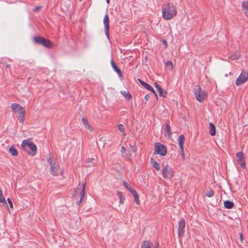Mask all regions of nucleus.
Masks as SVG:
<instances>
[{
  "instance_id": "nucleus-28",
  "label": "nucleus",
  "mask_w": 248,
  "mask_h": 248,
  "mask_svg": "<svg viewBox=\"0 0 248 248\" xmlns=\"http://www.w3.org/2000/svg\"><path fill=\"white\" fill-rule=\"evenodd\" d=\"M117 195L120 199V203L122 204L124 202V201L125 199V198L124 196H123L122 193L120 191H117Z\"/></svg>"
},
{
  "instance_id": "nucleus-51",
  "label": "nucleus",
  "mask_w": 248,
  "mask_h": 248,
  "mask_svg": "<svg viewBox=\"0 0 248 248\" xmlns=\"http://www.w3.org/2000/svg\"><path fill=\"white\" fill-rule=\"evenodd\" d=\"M171 69H172V68H173V64H172V62H171Z\"/></svg>"
},
{
  "instance_id": "nucleus-49",
  "label": "nucleus",
  "mask_w": 248,
  "mask_h": 248,
  "mask_svg": "<svg viewBox=\"0 0 248 248\" xmlns=\"http://www.w3.org/2000/svg\"><path fill=\"white\" fill-rule=\"evenodd\" d=\"M10 67V65L9 64H6V67L9 68Z\"/></svg>"
},
{
  "instance_id": "nucleus-1",
  "label": "nucleus",
  "mask_w": 248,
  "mask_h": 248,
  "mask_svg": "<svg viewBox=\"0 0 248 248\" xmlns=\"http://www.w3.org/2000/svg\"><path fill=\"white\" fill-rule=\"evenodd\" d=\"M21 147L23 150L28 153H30L28 150H30L32 152V155H34L37 152V147L33 142H29L28 140H24L22 141ZM30 154H31L30 153Z\"/></svg>"
},
{
  "instance_id": "nucleus-25",
  "label": "nucleus",
  "mask_w": 248,
  "mask_h": 248,
  "mask_svg": "<svg viewBox=\"0 0 248 248\" xmlns=\"http://www.w3.org/2000/svg\"><path fill=\"white\" fill-rule=\"evenodd\" d=\"M138 81L146 89L148 90V89H151V86L146 83L145 82L143 81V80H142L141 79H140V78H138Z\"/></svg>"
},
{
  "instance_id": "nucleus-42",
  "label": "nucleus",
  "mask_w": 248,
  "mask_h": 248,
  "mask_svg": "<svg viewBox=\"0 0 248 248\" xmlns=\"http://www.w3.org/2000/svg\"><path fill=\"white\" fill-rule=\"evenodd\" d=\"M94 159L93 158H88L86 161L87 162H92Z\"/></svg>"
},
{
  "instance_id": "nucleus-24",
  "label": "nucleus",
  "mask_w": 248,
  "mask_h": 248,
  "mask_svg": "<svg viewBox=\"0 0 248 248\" xmlns=\"http://www.w3.org/2000/svg\"><path fill=\"white\" fill-rule=\"evenodd\" d=\"M210 134L211 136H214L216 134V127L212 123H210Z\"/></svg>"
},
{
  "instance_id": "nucleus-44",
  "label": "nucleus",
  "mask_w": 248,
  "mask_h": 248,
  "mask_svg": "<svg viewBox=\"0 0 248 248\" xmlns=\"http://www.w3.org/2000/svg\"><path fill=\"white\" fill-rule=\"evenodd\" d=\"M144 98L146 100L148 101L150 99V96L148 95V94H146L145 97H144Z\"/></svg>"
},
{
  "instance_id": "nucleus-34",
  "label": "nucleus",
  "mask_w": 248,
  "mask_h": 248,
  "mask_svg": "<svg viewBox=\"0 0 248 248\" xmlns=\"http://www.w3.org/2000/svg\"><path fill=\"white\" fill-rule=\"evenodd\" d=\"M17 118L20 123H23L24 121V114H19Z\"/></svg>"
},
{
  "instance_id": "nucleus-39",
  "label": "nucleus",
  "mask_w": 248,
  "mask_h": 248,
  "mask_svg": "<svg viewBox=\"0 0 248 248\" xmlns=\"http://www.w3.org/2000/svg\"><path fill=\"white\" fill-rule=\"evenodd\" d=\"M47 162L50 164V166H51L52 164H53L55 163H56L55 161H54L50 157L47 159Z\"/></svg>"
},
{
  "instance_id": "nucleus-52",
  "label": "nucleus",
  "mask_w": 248,
  "mask_h": 248,
  "mask_svg": "<svg viewBox=\"0 0 248 248\" xmlns=\"http://www.w3.org/2000/svg\"><path fill=\"white\" fill-rule=\"evenodd\" d=\"M38 8H39L38 7H37L36 8V9H38Z\"/></svg>"
},
{
  "instance_id": "nucleus-16",
  "label": "nucleus",
  "mask_w": 248,
  "mask_h": 248,
  "mask_svg": "<svg viewBox=\"0 0 248 248\" xmlns=\"http://www.w3.org/2000/svg\"><path fill=\"white\" fill-rule=\"evenodd\" d=\"M103 23L105 26V29L109 28V20L108 14H107L104 17Z\"/></svg>"
},
{
  "instance_id": "nucleus-18",
  "label": "nucleus",
  "mask_w": 248,
  "mask_h": 248,
  "mask_svg": "<svg viewBox=\"0 0 248 248\" xmlns=\"http://www.w3.org/2000/svg\"><path fill=\"white\" fill-rule=\"evenodd\" d=\"M121 93L127 101H130L132 99V95L129 92L121 91Z\"/></svg>"
},
{
  "instance_id": "nucleus-45",
  "label": "nucleus",
  "mask_w": 248,
  "mask_h": 248,
  "mask_svg": "<svg viewBox=\"0 0 248 248\" xmlns=\"http://www.w3.org/2000/svg\"><path fill=\"white\" fill-rule=\"evenodd\" d=\"M162 42H163V44L165 45V47H167L168 45H167V41L165 40H163L162 41Z\"/></svg>"
},
{
  "instance_id": "nucleus-47",
  "label": "nucleus",
  "mask_w": 248,
  "mask_h": 248,
  "mask_svg": "<svg viewBox=\"0 0 248 248\" xmlns=\"http://www.w3.org/2000/svg\"><path fill=\"white\" fill-rule=\"evenodd\" d=\"M166 65L167 67H170V61H168L166 62Z\"/></svg>"
},
{
  "instance_id": "nucleus-23",
  "label": "nucleus",
  "mask_w": 248,
  "mask_h": 248,
  "mask_svg": "<svg viewBox=\"0 0 248 248\" xmlns=\"http://www.w3.org/2000/svg\"><path fill=\"white\" fill-rule=\"evenodd\" d=\"M224 205L225 207L227 209H232L234 206L233 203L230 201H225L224 202Z\"/></svg>"
},
{
  "instance_id": "nucleus-6",
  "label": "nucleus",
  "mask_w": 248,
  "mask_h": 248,
  "mask_svg": "<svg viewBox=\"0 0 248 248\" xmlns=\"http://www.w3.org/2000/svg\"><path fill=\"white\" fill-rule=\"evenodd\" d=\"M236 156L238 158V163L241 167L244 169L246 166L244 155L243 152H239L236 154Z\"/></svg>"
},
{
  "instance_id": "nucleus-38",
  "label": "nucleus",
  "mask_w": 248,
  "mask_h": 248,
  "mask_svg": "<svg viewBox=\"0 0 248 248\" xmlns=\"http://www.w3.org/2000/svg\"><path fill=\"white\" fill-rule=\"evenodd\" d=\"M7 202H8V203L9 204L10 207L11 208H13V204L12 201H11L10 198H9L7 199Z\"/></svg>"
},
{
  "instance_id": "nucleus-33",
  "label": "nucleus",
  "mask_w": 248,
  "mask_h": 248,
  "mask_svg": "<svg viewBox=\"0 0 248 248\" xmlns=\"http://www.w3.org/2000/svg\"><path fill=\"white\" fill-rule=\"evenodd\" d=\"M20 105L16 103H13L11 105V108L13 110H15L16 111L17 108L19 107Z\"/></svg>"
},
{
  "instance_id": "nucleus-3",
  "label": "nucleus",
  "mask_w": 248,
  "mask_h": 248,
  "mask_svg": "<svg viewBox=\"0 0 248 248\" xmlns=\"http://www.w3.org/2000/svg\"><path fill=\"white\" fill-rule=\"evenodd\" d=\"M194 93L197 100L200 102H202L206 96V92L204 90H202L199 85L195 86Z\"/></svg>"
},
{
  "instance_id": "nucleus-17",
  "label": "nucleus",
  "mask_w": 248,
  "mask_h": 248,
  "mask_svg": "<svg viewBox=\"0 0 248 248\" xmlns=\"http://www.w3.org/2000/svg\"><path fill=\"white\" fill-rule=\"evenodd\" d=\"M242 10L246 16L248 17V2H242Z\"/></svg>"
},
{
  "instance_id": "nucleus-9",
  "label": "nucleus",
  "mask_w": 248,
  "mask_h": 248,
  "mask_svg": "<svg viewBox=\"0 0 248 248\" xmlns=\"http://www.w3.org/2000/svg\"><path fill=\"white\" fill-rule=\"evenodd\" d=\"M129 191L130 192V193L132 194L133 197H134V202L136 203L137 204H140V201H139V195L137 193V192L136 191V190L133 188V187H129Z\"/></svg>"
},
{
  "instance_id": "nucleus-41",
  "label": "nucleus",
  "mask_w": 248,
  "mask_h": 248,
  "mask_svg": "<svg viewBox=\"0 0 248 248\" xmlns=\"http://www.w3.org/2000/svg\"><path fill=\"white\" fill-rule=\"evenodd\" d=\"M148 90L152 92V93H153L156 96V98H158L157 94L156 93L155 91L154 90V89H153V88L152 86H151V89H148Z\"/></svg>"
},
{
  "instance_id": "nucleus-4",
  "label": "nucleus",
  "mask_w": 248,
  "mask_h": 248,
  "mask_svg": "<svg viewBox=\"0 0 248 248\" xmlns=\"http://www.w3.org/2000/svg\"><path fill=\"white\" fill-rule=\"evenodd\" d=\"M248 79V72L243 70L235 81V84L237 86L242 85L246 82Z\"/></svg>"
},
{
  "instance_id": "nucleus-46",
  "label": "nucleus",
  "mask_w": 248,
  "mask_h": 248,
  "mask_svg": "<svg viewBox=\"0 0 248 248\" xmlns=\"http://www.w3.org/2000/svg\"><path fill=\"white\" fill-rule=\"evenodd\" d=\"M126 151V149L124 147L122 146L121 148V152L122 153H124Z\"/></svg>"
},
{
  "instance_id": "nucleus-54",
  "label": "nucleus",
  "mask_w": 248,
  "mask_h": 248,
  "mask_svg": "<svg viewBox=\"0 0 248 248\" xmlns=\"http://www.w3.org/2000/svg\"><path fill=\"white\" fill-rule=\"evenodd\" d=\"M80 1H81L82 0H79Z\"/></svg>"
},
{
  "instance_id": "nucleus-21",
  "label": "nucleus",
  "mask_w": 248,
  "mask_h": 248,
  "mask_svg": "<svg viewBox=\"0 0 248 248\" xmlns=\"http://www.w3.org/2000/svg\"><path fill=\"white\" fill-rule=\"evenodd\" d=\"M151 163L156 170H160V168L159 164L153 158H151Z\"/></svg>"
},
{
  "instance_id": "nucleus-30",
  "label": "nucleus",
  "mask_w": 248,
  "mask_h": 248,
  "mask_svg": "<svg viewBox=\"0 0 248 248\" xmlns=\"http://www.w3.org/2000/svg\"><path fill=\"white\" fill-rule=\"evenodd\" d=\"M16 112H18V114H24L25 113L24 108L20 105L19 106V107L17 108Z\"/></svg>"
},
{
  "instance_id": "nucleus-36",
  "label": "nucleus",
  "mask_w": 248,
  "mask_h": 248,
  "mask_svg": "<svg viewBox=\"0 0 248 248\" xmlns=\"http://www.w3.org/2000/svg\"><path fill=\"white\" fill-rule=\"evenodd\" d=\"M109 28L105 29V34L108 39L109 38Z\"/></svg>"
},
{
  "instance_id": "nucleus-26",
  "label": "nucleus",
  "mask_w": 248,
  "mask_h": 248,
  "mask_svg": "<svg viewBox=\"0 0 248 248\" xmlns=\"http://www.w3.org/2000/svg\"><path fill=\"white\" fill-rule=\"evenodd\" d=\"M9 152L12 155L14 156H17L18 155V152L17 149L13 146H11L9 149Z\"/></svg>"
},
{
  "instance_id": "nucleus-2",
  "label": "nucleus",
  "mask_w": 248,
  "mask_h": 248,
  "mask_svg": "<svg viewBox=\"0 0 248 248\" xmlns=\"http://www.w3.org/2000/svg\"><path fill=\"white\" fill-rule=\"evenodd\" d=\"M154 155H159L161 156H164L167 153L166 146L160 142H155L154 144Z\"/></svg>"
},
{
  "instance_id": "nucleus-37",
  "label": "nucleus",
  "mask_w": 248,
  "mask_h": 248,
  "mask_svg": "<svg viewBox=\"0 0 248 248\" xmlns=\"http://www.w3.org/2000/svg\"><path fill=\"white\" fill-rule=\"evenodd\" d=\"M171 18L176 15V10L175 8L171 7Z\"/></svg>"
},
{
  "instance_id": "nucleus-12",
  "label": "nucleus",
  "mask_w": 248,
  "mask_h": 248,
  "mask_svg": "<svg viewBox=\"0 0 248 248\" xmlns=\"http://www.w3.org/2000/svg\"><path fill=\"white\" fill-rule=\"evenodd\" d=\"M155 85L159 91V95L163 97H166L167 93V92L165 90H163L157 82H155Z\"/></svg>"
},
{
  "instance_id": "nucleus-53",
  "label": "nucleus",
  "mask_w": 248,
  "mask_h": 248,
  "mask_svg": "<svg viewBox=\"0 0 248 248\" xmlns=\"http://www.w3.org/2000/svg\"><path fill=\"white\" fill-rule=\"evenodd\" d=\"M61 173L62 174V170L61 171Z\"/></svg>"
},
{
  "instance_id": "nucleus-43",
  "label": "nucleus",
  "mask_w": 248,
  "mask_h": 248,
  "mask_svg": "<svg viewBox=\"0 0 248 248\" xmlns=\"http://www.w3.org/2000/svg\"><path fill=\"white\" fill-rule=\"evenodd\" d=\"M130 147L131 148V149H132V151L133 152H136V147H134V146H132L131 145H130Z\"/></svg>"
},
{
  "instance_id": "nucleus-50",
  "label": "nucleus",
  "mask_w": 248,
  "mask_h": 248,
  "mask_svg": "<svg viewBox=\"0 0 248 248\" xmlns=\"http://www.w3.org/2000/svg\"><path fill=\"white\" fill-rule=\"evenodd\" d=\"M106 1L108 3H109L110 0H106Z\"/></svg>"
},
{
  "instance_id": "nucleus-29",
  "label": "nucleus",
  "mask_w": 248,
  "mask_h": 248,
  "mask_svg": "<svg viewBox=\"0 0 248 248\" xmlns=\"http://www.w3.org/2000/svg\"><path fill=\"white\" fill-rule=\"evenodd\" d=\"M82 122L83 124L85 125L86 128H87L88 129L90 128V126L89 125L88 120L87 119H86L85 118H83L82 119Z\"/></svg>"
},
{
  "instance_id": "nucleus-11",
  "label": "nucleus",
  "mask_w": 248,
  "mask_h": 248,
  "mask_svg": "<svg viewBox=\"0 0 248 248\" xmlns=\"http://www.w3.org/2000/svg\"><path fill=\"white\" fill-rule=\"evenodd\" d=\"M85 185H86V183L85 182V183H84V184H83V185L81 186V188L79 189V188H77V190H81V191L80 192V200H79V202H77L78 203H79L80 202H81L82 201H83V200L84 198V197H85Z\"/></svg>"
},
{
  "instance_id": "nucleus-14",
  "label": "nucleus",
  "mask_w": 248,
  "mask_h": 248,
  "mask_svg": "<svg viewBox=\"0 0 248 248\" xmlns=\"http://www.w3.org/2000/svg\"><path fill=\"white\" fill-rule=\"evenodd\" d=\"M41 45L48 48H52L54 46L53 43L51 42L49 40L46 39L45 38Z\"/></svg>"
},
{
  "instance_id": "nucleus-35",
  "label": "nucleus",
  "mask_w": 248,
  "mask_h": 248,
  "mask_svg": "<svg viewBox=\"0 0 248 248\" xmlns=\"http://www.w3.org/2000/svg\"><path fill=\"white\" fill-rule=\"evenodd\" d=\"M118 129L121 131L124 132V128L122 124H119L118 125Z\"/></svg>"
},
{
  "instance_id": "nucleus-8",
  "label": "nucleus",
  "mask_w": 248,
  "mask_h": 248,
  "mask_svg": "<svg viewBox=\"0 0 248 248\" xmlns=\"http://www.w3.org/2000/svg\"><path fill=\"white\" fill-rule=\"evenodd\" d=\"M185 140V136L184 135L181 134L178 138V142L180 148L181 149V155L183 158H184V142Z\"/></svg>"
},
{
  "instance_id": "nucleus-15",
  "label": "nucleus",
  "mask_w": 248,
  "mask_h": 248,
  "mask_svg": "<svg viewBox=\"0 0 248 248\" xmlns=\"http://www.w3.org/2000/svg\"><path fill=\"white\" fill-rule=\"evenodd\" d=\"M45 38L44 37L35 36L33 38V41L35 44L42 45Z\"/></svg>"
},
{
  "instance_id": "nucleus-13",
  "label": "nucleus",
  "mask_w": 248,
  "mask_h": 248,
  "mask_svg": "<svg viewBox=\"0 0 248 248\" xmlns=\"http://www.w3.org/2000/svg\"><path fill=\"white\" fill-rule=\"evenodd\" d=\"M111 65L113 69V70L117 73L119 77L120 78L122 77V74L121 73V70L118 67V66L115 64V62H114L113 60L112 59L110 61Z\"/></svg>"
},
{
  "instance_id": "nucleus-32",
  "label": "nucleus",
  "mask_w": 248,
  "mask_h": 248,
  "mask_svg": "<svg viewBox=\"0 0 248 248\" xmlns=\"http://www.w3.org/2000/svg\"><path fill=\"white\" fill-rule=\"evenodd\" d=\"M0 202H1L3 203V205L8 207L7 203L5 201V199L4 198V196L3 195L0 196Z\"/></svg>"
},
{
  "instance_id": "nucleus-31",
  "label": "nucleus",
  "mask_w": 248,
  "mask_h": 248,
  "mask_svg": "<svg viewBox=\"0 0 248 248\" xmlns=\"http://www.w3.org/2000/svg\"><path fill=\"white\" fill-rule=\"evenodd\" d=\"M214 191L212 189H210V190L206 191L205 195L207 197H212L214 196Z\"/></svg>"
},
{
  "instance_id": "nucleus-10",
  "label": "nucleus",
  "mask_w": 248,
  "mask_h": 248,
  "mask_svg": "<svg viewBox=\"0 0 248 248\" xmlns=\"http://www.w3.org/2000/svg\"><path fill=\"white\" fill-rule=\"evenodd\" d=\"M58 168L59 165H57L56 163H55L53 164H52V165L50 166V173L54 176H57L58 175L57 171L58 170Z\"/></svg>"
},
{
  "instance_id": "nucleus-40",
  "label": "nucleus",
  "mask_w": 248,
  "mask_h": 248,
  "mask_svg": "<svg viewBox=\"0 0 248 248\" xmlns=\"http://www.w3.org/2000/svg\"><path fill=\"white\" fill-rule=\"evenodd\" d=\"M123 183H124V185L125 186V187L129 190V187H130V186H129L127 182H126L125 181H124Z\"/></svg>"
},
{
  "instance_id": "nucleus-5",
  "label": "nucleus",
  "mask_w": 248,
  "mask_h": 248,
  "mask_svg": "<svg viewBox=\"0 0 248 248\" xmlns=\"http://www.w3.org/2000/svg\"><path fill=\"white\" fill-rule=\"evenodd\" d=\"M163 17L165 19H170V4H167L162 9Z\"/></svg>"
},
{
  "instance_id": "nucleus-27",
  "label": "nucleus",
  "mask_w": 248,
  "mask_h": 248,
  "mask_svg": "<svg viewBox=\"0 0 248 248\" xmlns=\"http://www.w3.org/2000/svg\"><path fill=\"white\" fill-rule=\"evenodd\" d=\"M167 167H168V165L165 166L164 167H163V168L162 170L163 177L165 178H168V174L169 173V172L167 170Z\"/></svg>"
},
{
  "instance_id": "nucleus-19",
  "label": "nucleus",
  "mask_w": 248,
  "mask_h": 248,
  "mask_svg": "<svg viewBox=\"0 0 248 248\" xmlns=\"http://www.w3.org/2000/svg\"><path fill=\"white\" fill-rule=\"evenodd\" d=\"M153 243L149 241H144L141 244V248H152Z\"/></svg>"
},
{
  "instance_id": "nucleus-22",
  "label": "nucleus",
  "mask_w": 248,
  "mask_h": 248,
  "mask_svg": "<svg viewBox=\"0 0 248 248\" xmlns=\"http://www.w3.org/2000/svg\"><path fill=\"white\" fill-rule=\"evenodd\" d=\"M240 57V55L238 52L235 51L232 55H230L228 58L232 60H235L238 59Z\"/></svg>"
},
{
  "instance_id": "nucleus-20",
  "label": "nucleus",
  "mask_w": 248,
  "mask_h": 248,
  "mask_svg": "<svg viewBox=\"0 0 248 248\" xmlns=\"http://www.w3.org/2000/svg\"><path fill=\"white\" fill-rule=\"evenodd\" d=\"M170 127L168 124H166V128L164 129V135L165 136H168L169 138L170 137Z\"/></svg>"
},
{
  "instance_id": "nucleus-48",
  "label": "nucleus",
  "mask_w": 248,
  "mask_h": 248,
  "mask_svg": "<svg viewBox=\"0 0 248 248\" xmlns=\"http://www.w3.org/2000/svg\"><path fill=\"white\" fill-rule=\"evenodd\" d=\"M240 238L241 240L243 239V235L242 233L240 234Z\"/></svg>"
},
{
  "instance_id": "nucleus-7",
  "label": "nucleus",
  "mask_w": 248,
  "mask_h": 248,
  "mask_svg": "<svg viewBox=\"0 0 248 248\" xmlns=\"http://www.w3.org/2000/svg\"><path fill=\"white\" fill-rule=\"evenodd\" d=\"M186 227L185 221L182 219L179 222L178 228V236H181L184 233V229Z\"/></svg>"
}]
</instances>
